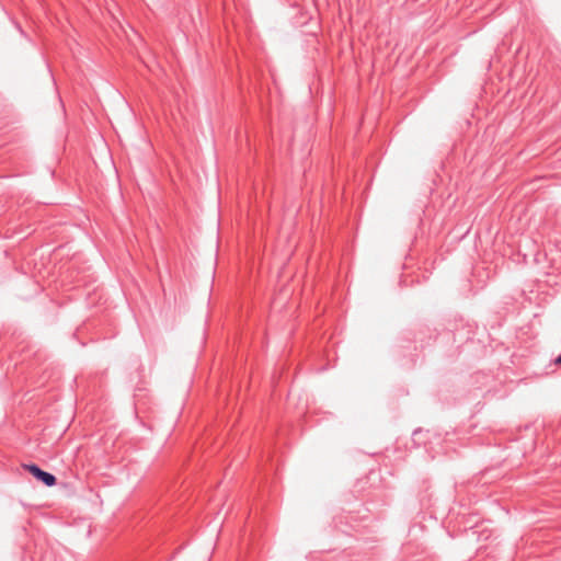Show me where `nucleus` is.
I'll return each instance as SVG.
<instances>
[{
    "mask_svg": "<svg viewBox=\"0 0 561 561\" xmlns=\"http://www.w3.org/2000/svg\"><path fill=\"white\" fill-rule=\"evenodd\" d=\"M24 468L38 481L46 486H54L57 482L56 477L47 471L42 470L37 465L30 463L25 465Z\"/></svg>",
    "mask_w": 561,
    "mask_h": 561,
    "instance_id": "obj_1",
    "label": "nucleus"
},
{
    "mask_svg": "<svg viewBox=\"0 0 561 561\" xmlns=\"http://www.w3.org/2000/svg\"><path fill=\"white\" fill-rule=\"evenodd\" d=\"M556 364L561 365V354L557 357Z\"/></svg>",
    "mask_w": 561,
    "mask_h": 561,
    "instance_id": "obj_2",
    "label": "nucleus"
}]
</instances>
